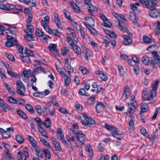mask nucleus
<instances>
[{"mask_svg":"<svg viewBox=\"0 0 160 160\" xmlns=\"http://www.w3.org/2000/svg\"><path fill=\"white\" fill-rule=\"evenodd\" d=\"M71 131L74 133L78 141L81 142L83 145H84L85 135L81 131H78L73 128H70Z\"/></svg>","mask_w":160,"mask_h":160,"instance_id":"obj_1","label":"nucleus"},{"mask_svg":"<svg viewBox=\"0 0 160 160\" xmlns=\"http://www.w3.org/2000/svg\"><path fill=\"white\" fill-rule=\"evenodd\" d=\"M16 84L17 88L16 91L17 93L21 95L24 96L26 91L25 86L21 81L19 80L16 81Z\"/></svg>","mask_w":160,"mask_h":160,"instance_id":"obj_2","label":"nucleus"},{"mask_svg":"<svg viewBox=\"0 0 160 160\" xmlns=\"http://www.w3.org/2000/svg\"><path fill=\"white\" fill-rule=\"evenodd\" d=\"M7 41L5 42V45L7 47L10 48L14 45L16 46L18 44L17 40L13 37L7 35Z\"/></svg>","mask_w":160,"mask_h":160,"instance_id":"obj_3","label":"nucleus"},{"mask_svg":"<svg viewBox=\"0 0 160 160\" xmlns=\"http://www.w3.org/2000/svg\"><path fill=\"white\" fill-rule=\"evenodd\" d=\"M57 135L59 137L62 142L67 145H68V143L65 140L64 135L62 133V131L60 128H58L57 129Z\"/></svg>","mask_w":160,"mask_h":160,"instance_id":"obj_4","label":"nucleus"},{"mask_svg":"<svg viewBox=\"0 0 160 160\" xmlns=\"http://www.w3.org/2000/svg\"><path fill=\"white\" fill-rule=\"evenodd\" d=\"M86 22H83V23L84 25L85 23L87 25L89 26H94L95 25V22L93 18L91 17H85L84 18Z\"/></svg>","mask_w":160,"mask_h":160,"instance_id":"obj_5","label":"nucleus"},{"mask_svg":"<svg viewBox=\"0 0 160 160\" xmlns=\"http://www.w3.org/2000/svg\"><path fill=\"white\" fill-rule=\"evenodd\" d=\"M105 107V106L102 102H99L96 106V111L98 112H100L103 111Z\"/></svg>","mask_w":160,"mask_h":160,"instance_id":"obj_6","label":"nucleus"},{"mask_svg":"<svg viewBox=\"0 0 160 160\" xmlns=\"http://www.w3.org/2000/svg\"><path fill=\"white\" fill-rule=\"evenodd\" d=\"M54 21L57 26L59 28L62 29L63 27L61 24L60 20L58 13H55L54 14Z\"/></svg>","mask_w":160,"mask_h":160,"instance_id":"obj_7","label":"nucleus"},{"mask_svg":"<svg viewBox=\"0 0 160 160\" xmlns=\"http://www.w3.org/2000/svg\"><path fill=\"white\" fill-rule=\"evenodd\" d=\"M124 92V93L123 96L125 97V99H127L130 96L131 94L129 87L127 86H125Z\"/></svg>","mask_w":160,"mask_h":160,"instance_id":"obj_8","label":"nucleus"},{"mask_svg":"<svg viewBox=\"0 0 160 160\" xmlns=\"http://www.w3.org/2000/svg\"><path fill=\"white\" fill-rule=\"evenodd\" d=\"M111 133L112 134V136L114 138H116L118 140H121L122 138V137L121 134L118 133V130L117 128L115 130L111 132Z\"/></svg>","mask_w":160,"mask_h":160,"instance_id":"obj_9","label":"nucleus"},{"mask_svg":"<svg viewBox=\"0 0 160 160\" xmlns=\"http://www.w3.org/2000/svg\"><path fill=\"white\" fill-rule=\"evenodd\" d=\"M48 48L50 49L51 52L53 54L57 53L58 52L57 49L56 44H55L50 43L49 45Z\"/></svg>","mask_w":160,"mask_h":160,"instance_id":"obj_10","label":"nucleus"},{"mask_svg":"<svg viewBox=\"0 0 160 160\" xmlns=\"http://www.w3.org/2000/svg\"><path fill=\"white\" fill-rule=\"evenodd\" d=\"M148 14L151 17L155 18L160 16V12L158 10H154L150 11Z\"/></svg>","mask_w":160,"mask_h":160,"instance_id":"obj_11","label":"nucleus"},{"mask_svg":"<svg viewBox=\"0 0 160 160\" xmlns=\"http://www.w3.org/2000/svg\"><path fill=\"white\" fill-rule=\"evenodd\" d=\"M51 140L53 144H54L56 150L58 151H60L61 150V148L59 143L54 138H51Z\"/></svg>","mask_w":160,"mask_h":160,"instance_id":"obj_12","label":"nucleus"},{"mask_svg":"<svg viewBox=\"0 0 160 160\" xmlns=\"http://www.w3.org/2000/svg\"><path fill=\"white\" fill-rule=\"evenodd\" d=\"M123 38L124 39L123 41V43L125 45H129L132 41L131 38L128 36L124 35L123 36Z\"/></svg>","mask_w":160,"mask_h":160,"instance_id":"obj_13","label":"nucleus"},{"mask_svg":"<svg viewBox=\"0 0 160 160\" xmlns=\"http://www.w3.org/2000/svg\"><path fill=\"white\" fill-rule=\"evenodd\" d=\"M4 87L7 89L8 91L11 93H14V88L11 85L4 82L3 83Z\"/></svg>","mask_w":160,"mask_h":160,"instance_id":"obj_14","label":"nucleus"},{"mask_svg":"<svg viewBox=\"0 0 160 160\" xmlns=\"http://www.w3.org/2000/svg\"><path fill=\"white\" fill-rule=\"evenodd\" d=\"M36 80L37 79L34 75L33 78L28 82L27 85L28 87H31V86L32 87L33 85H35L36 84Z\"/></svg>","mask_w":160,"mask_h":160,"instance_id":"obj_15","label":"nucleus"},{"mask_svg":"<svg viewBox=\"0 0 160 160\" xmlns=\"http://www.w3.org/2000/svg\"><path fill=\"white\" fill-rule=\"evenodd\" d=\"M84 25L87 28L88 30L92 33L94 35L97 34V31L91 26L87 25L86 23H84Z\"/></svg>","mask_w":160,"mask_h":160,"instance_id":"obj_16","label":"nucleus"},{"mask_svg":"<svg viewBox=\"0 0 160 160\" xmlns=\"http://www.w3.org/2000/svg\"><path fill=\"white\" fill-rule=\"evenodd\" d=\"M153 59L157 61H160V57L156 51H153L152 52Z\"/></svg>","mask_w":160,"mask_h":160,"instance_id":"obj_17","label":"nucleus"},{"mask_svg":"<svg viewBox=\"0 0 160 160\" xmlns=\"http://www.w3.org/2000/svg\"><path fill=\"white\" fill-rule=\"evenodd\" d=\"M28 137L29 140L31 143L32 147L34 148L36 147L37 146V142L30 135H28Z\"/></svg>","mask_w":160,"mask_h":160,"instance_id":"obj_18","label":"nucleus"},{"mask_svg":"<svg viewBox=\"0 0 160 160\" xmlns=\"http://www.w3.org/2000/svg\"><path fill=\"white\" fill-rule=\"evenodd\" d=\"M27 29L25 30V32L26 33H32L34 30V28L33 26L31 25H27Z\"/></svg>","mask_w":160,"mask_h":160,"instance_id":"obj_19","label":"nucleus"},{"mask_svg":"<svg viewBox=\"0 0 160 160\" xmlns=\"http://www.w3.org/2000/svg\"><path fill=\"white\" fill-rule=\"evenodd\" d=\"M17 113L18 115L20 116L24 119H26L28 118L26 114L21 110L19 109L17 110Z\"/></svg>","mask_w":160,"mask_h":160,"instance_id":"obj_20","label":"nucleus"},{"mask_svg":"<svg viewBox=\"0 0 160 160\" xmlns=\"http://www.w3.org/2000/svg\"><path fill=\"white\" fill-rule=\"evenodd\" d=\"M43 124L47 128H49L51 125V122L50 119L47 118L44 121Z\"/></svg>","mask_w":160,"mask_h":160,"instance_id":"obj_21","label":"nucleus"},{"mask_svg":"<svg viewBox=\"0 0 160 160\" xmlns=\"http://www.w3.org/2000/svg\"><path fill=\"white\" fill-rule=\"evenodd\" d=\"M72 48L78 55H81V49L79 47L76 45H74L72 47Z\"/></svg>","mask_w":160,"mask_h":160,"instance_id":"obj_22","label":"nucleus"},{"mask_svg":"<svg viewBox=\"0 0 160 160\" xmlns=\"http://www.w3.org/2000/svg\"><path fill=\"white\" fill-rule=\"evenodd\" d=\"M27 35H24V38L27 40L28 41H33L35 40L34 38L32 36V33H26Z\"/></svg>","mask_w":160,"mask_h":160,"instance_id":"obj_23","label":"nucleus"},{"mask_svg":"<svg viewBox=\"0 0 160 160\" xmlns=\"http://www.w3.org/2000/svg\"><path fill=\"white\" fill-rule=\"evenodd\" d=\"M139 3H133L130 5V8L131 9L134 11V13H137L138 11L137 10V6H139Z\"/></svg>","mask_w":160,"mask_h":160,"instance_id":"obj_24","label":"nucleus"},{"mask_svg":"<svg viewBox=\"0 0 160 160\" xmlns=\"http://www.w3.org/2000/svg\"><path fill=\"white\" fill-rule=\"evenodd\" d=\"M39 138L40 139V141L42 143H43L44 145L47 146L48 148V149H51V146L50 145L49 142L47 141L44 138H42L40 137Z\"/></svg>","mask_w":160,"mask_h":160,"instance_id":"obj_25","label":"nucleus"},{"mask_svg":"<svg viewBox=\"0 0 160 160\" xmlns=\"http://www.w3.org/2000/svg\"><path fill=\"white\" fill-rule=\"evenodd\" d=\"M43 68L41 67H38L36 69H34L33 71V73L34 74H36L39 73L43 72L45 73L43 70Z\"/></svg>","mask_w":160,"mask_h":160,"instance_id":"obj_26","label":"nucleus"},{"mask_svg":"<svg viewBox=\"0 0 160 160\" xmlns=\"http://www.w3.org/2000/svg\"><path fill=\"white\" fill-rule=\"evenodd\" d=\"M41 25L43 27L44 29L47 32L50 31V28L47 26V23L46 22L45 23L44 21L43 20H42L41 21Z\"/></svg>","mask_w":160,"mask_h":160,"instance_id":"obj_27","label":"nucleus"},{"mask_svg":"<svg viewBox=\"0 0 160 160\" xmlns=\"http://www.w3.org/2000/svg\"><path fill=\"white\" fill-rule=\"evenodd\" d=\"M38 131L42 136L46 138H48V137L47 135V132L45 131L41 126H40L39 127V128L38 129Z\"/></svg>","mask_w":160,"mask_h":160,"instance_id":"obj_28","label":"nucleus"},{"mask_svg":"<svg viewBox=\"0 0 160 160\" xmlns=\"http://www.w3.org/2000/svg\"><path fill=\"white\" fill-rule=\"evenodd\" d=\"M85 149L86 151L89 152V156L92 158L93 156V153L92 149H91V148L89 144H87L85 148Z\"/></svg>","mask_w":160,"mask_h":160,"instance_id":"obj_29","label":"nucleus"},{"mask_svg":"<svg viewBox=\"0 0 160 160\" xmlns=\"http://www.w3.org/2000/svg\"><path fill=\"white\" fill-rule=\"evenodd\" d=\"M66 76H63L64 77V80L65 82V85L66 86H68L70 83L71 79L66 74Z\"/></svg>","mask_w":160,"mask_h":160,"instance_id":"obj_30","label":"nucleus"},{"mask_svg":"<svg viewBox=\"0 0 160 160\" xmlns=\"http://www.w3.org/2000/svg\"><path fill=\"white\" fill-rule=\"evenodd\" d=\"M47 32L53 34L55 36L58 37H60V36L59 32L57 31V30L56 29L52 30L51 28H50V31H47Z\"/></svg>","mask_w":160,"mask_h":160,"instance_id":"obj_31","label":"nucleus"},{"mask_svg":"<svg viewBox=\"0 0 160 160\" xmlns=\"http://www.w3.org/2000/svg\"><path fill=\"white\" fill-rule=\"evenodd\" d=\"M142 60L144 64L148 65L150 59L146 55H145L143 57Z\"/></svg>","mask_w":160,"mask_h":160,"instance_id":"obj_32","label":"nucleus"},{"mask_svg":"<svg viewBox=\"0 0 160 160\" xmlns=\"http://www.w3.org/2000/svg\"><path fill=\"white\" fill-rule=\"evenodd\" d=\"M24 53L28 57L29 56H32L34 55L33 51L28 50L27 48L25 49Z\"/></svg>","mask_w":160,"mask_h":160,"instance_id":"obj_33","label":"nucleus"},{"mask_svg":"<svg viewBox=\"0 0 160 160\" xmlns=\"http://www.w3.org/2000/svg\"><path fill=\"white\" fill-rule=\"evenodd\" d=\"M106 128L108 130L113 132L116 130V128L112 126L109 125L108 124H106L105 126Z\"/></svg>","mask_w":160,"mask_h":160,"instance_id":"obj_34","label":"nucleus"},{"mask_svg":"<svg viewBox=\"0 0 160 160\" xmlns=\"http://www.w3.org/2000/svg\"><path fill=\"white\" fill-rule=\"evenodd\" d=\"M10 134L11 133L10 132L4 130L2 135L3 138H7L10 136Z\"/></svg>","mask_w":160,"mask_h":160,"instance_id":"obj_35","label":"nucleus"},{"mask_svg":"<svg viewBox=\"0 0 160 160\" xmlns=\"http://www.w3.org/2000/svg\"><path fill=\"white\" fill-rule=\"evenodd\" d=\"M142 98L144 100H148V92L144 91L142 93Z\"/></svg>","mask_w":160,"mask_h":160,"instance_id":"obj_36","label":"nucleus"},{"mask_svg":"<svg viewBox=\"0 0 160 160\" xmlns=\"http://www.w3.org/2000/svg\"><path fill=\"white\" fill-rule=\"evenodd\" d=\"M36 156L38 158H42L43 156L42 155L41 150L38 148L35 149Z\"/></svg>","mask_w":160,"mask_h":160,"instance_id":"obj_37","label":"nucleus"},{"mask_svg":"<svg viewBox=\"0 0 160 160\" xmlns=\"http://www.w3.org/2000/svg\"><path fill=\"white\" fill-rule=\"evenodd\" d=\"M88 5V12L90 13V15H92V13L94 10V8L93 6L92 5L88 4H87Z\"/></svg>","mask_w":160,"mask_h":160,"instance_id":"obj_38","label":"nucleus"},{"mask_svg":"<svg viewBox=\"0 0 160 160\" xmlns=\"http://www.w3.org/2000/svg\"><path fill=\"white\" fill-rule=\"evenodd\" d=\"M25 108L29 112L34 113V110L32 106L29 104H27L25 106Z\"/></svg>","mask_w":160,"mask_h":160,"instance_id":"obj_39","label":"nucleus"},{"mask_svg":"<svg viewBox=\"0 0 160 160\" xmlns=\"http://www.w3.org/2000/svg\"><path fill=\"white\" fill-rule=\"evenodd\" d=\"M100 78L103 81H106L108 80V77L103 72L100 74Z\"/></svg>","mask_w":160,"mask_h":160,"instance_id":"obj_40","label":"nucleus"},{"mask_svg":"<svg viewBox=\"0 0 160 160\" xmlns=\"http://www.w3.org/2000/svg\"><path fill=\"white\" fill-rule=\"evenodd\" d=\"M69 48L67 47H64L61 50V54L63 56H66L67 55L68 51Z\"/></svg>","mask_w":160,"mask_h":160,"instance_id":"obj_41","label":"nucleus"},{"mask_svg":"<svg viewBox=\"0 0 160 160\" xmlns=\"http://www.w3.org/2000/svg\"><path fill=\"white\" fill-rule=\"evenodd\" d=\"M143 40L144 42L147 44H150L152 42L151 39L146 36L143 37Z\"/></svg>","mask_w":160,"mask_h":160,"instance_id":"obj_42","label":"nucleus"},{"mask_svg":"<svg viewBox=\"0 0 160 160\" xmlns=\"http://www.w3.org/2000/svg\"><path fill=\"white\" fill-rule=\"evenodd\" d=\"M16 139L17 142L20 144L22 143L23 142V139L20 135H17L16 136Z\"/></svg>","mask_w":160,"mask_h":160,"instance_id":"obj_43","label":"nucleus"},{"mask_svg":"<svg viewBox=\"0 0 160 160\" xmlns=\"http://www.w3.org/2000/svg\"><path fill=\"white\" fill-rule=\"evenodd\" d=\"M43 152L45 154L46 157L48 159H50L51 155L48 149H46L43 150Z\"/></svg>","mask_w":160,"mask_h":160,"instance_id":"obj_44","label":"nucleus"},{"mask_svg":"<svg viewBox=\"0 0 160 160\" xmlns=\"http://www.w3.org/2000/svg\"><path fill=\"white\" fill-rule=\"evenodd\" d=\"M7 73L12 78H16L18 77V74L14 73L12 70L10 71H7Z\"/></svg>","mask_w":160,"mask_h":160,"instance_id":"obj_45","label":"nucleus"},{"mask_svg":"<svg viewBox=\"0 0 160 160\" xmlns=\"http://www.w3.org/2000/svg\"><path fill=\"white\" fill-rule=\"evenodd\" d=\"M128 111L129 114V117L131 118H134V110L132 108H128Z\"/></svg>","mask_w":160,"mask_h":160,"instance_id":"obj_46","label":"nucleus"},{"mask_svg":"<svg viewBox=\"0 0 160 160\" xmlns=\"http://www.w3.org/2000/svg\"><path fill=\"white\" fill-rule=\"evenodd\" d=\"M31 72V70H28L27 71H23V73L24 78H28L30 76Z\"/></svg>","mask_w":160,"mask_h":160,"instance_id":"obj_47","label":"nucleus"},{"mask_svg":"<svg viewBox=\"0 0 160 160\" xmlns=\"http://www.w3.org/2000/svg\"><path fill=\"white\" fill-rule=\"evenodd\" d=\"M33 95L34 96L37 97L43 98L44 96L43 92H34L33 93Z\"/></svg>","mask_w":160,"mask_h":160,"instance_id":"obj_48","label":"nucleus"},{"mask_svg":"<svg viewBox=\"0 0 160 160\" xmlns=\"http://www.w3.org/2000/svg\"><path fill=\"white\" fill-rule=\"evenodd\" d=\"M43 32L38 28L36 29L35 35L39 37H41L43 35Z\"/></svg>","mask_w":160,"mask_h":160,"instance_id":"obj_49","label":"nucleus"},{"mask_svg":"<svg viewBox=\"0 0 160 160\" xmlns=\"http://www.w3.org/2000/svg\"><path fill=\"white\" fill-rule=\"evenodd\" d=\"M79 70L81 71L83 74H87L88 72V71L85 68L83 67H79Z\"/></svg>","mask_w":160,"mask_h":160,"instance_id":"obj_50","label":"nucleus"},{"mask_svg":"<svg viewBox=\"0 0 160 160\" xmlns=\"http://www.w3.org/2000/svg\"><path fill=\"white\" fill-rule=\"evenodd\" d=\"M20 58L22 62H28L30 61L29 58L27 56H20Z\"/></svg>","mask_w":160,"mask_h":160,"instance_id":"obj_51","label":"nucleus"},{"mask_svg":"<svg viewBox=\"0 0 160 160\" xmlns=\"http://www.w3.org/2000/svg\"><path fill=\"white\" fill-rule=\"evenodd\" d=\"M134 127V124L133 120L131 119L129 122V130H133Z\"/></svg>","mask_w":160,"mask_h":160,"instance_id":"obj_52","label":"nucleus"},{"mask_svg":"<svg viewBox=\"0 0 160 160\" xmlns=\"http://www.w3.org/2000/svg\"><path fill=\"white\" fill-rule=\"evenodd\" d=\"M118 67L120 75L123 76L124 74V71L123 68L121 66L119 65H118Z\"/></svg>","mask_w":160,"mask_h":160,"instance_id":"obj_53","label":"nucleus"},{"mask_svg":"<svg viewBox=\"0 0 160 160\" xmlns=\"http://www.w3.org/2000/svg\"><path fill=\"white\" fill-rule=\"evenodd\" d=\"M95 97H90L88 101V103L90 105L93 104L95 101Z\"/></svg>","mask_w":160,"mask_h":160,"instance_id":"obj_54","label":"nucleus"},{"mask_svg":"<svg viewBox=\"0 0 160 160\" xmlns=\"http://www.w3.org/2000/svg\"><path fill=\"white\" fill-rule=\"evenodd\" d=\"M43 113L44 115H48L50 112V109L49 108L46 107H43L42 109Z\"/></svg>","mask_w":160,"mask_h":160,"instance_id":"obj_55","label":"nucleus"},{"mask_svg":"<svg viewBox=\"0 0 160 160\" xmlns=\"http://www.w3.org/2000/svg\"><path fill=\"white\" fill-rule=\"evenodd\" d=\"M66 41L72 47L74 45H73V41L70 37H67L66 39Z\"/></svg>","mask_w":160,"mask_h":160,"instance_id":"obj_56","label":"nucleus"},{"mask_svg":"<svg viewBox=\"0 0 160 160\" xmlns=\"http://www.w3.org/2000/svg\"><path fill=\"white\" fill-rule=\"evenodd\" d=\"M158 81H156L155 82L152 84V88L153 91H156L158 87Z\"/></svg>","mask_w":160,"mask_h":160,"instance_id":"obj_57","label":"nucleus"},{"mask_svg":"<svg viewBox=\"0 0 160 160\" xmlns=\"http://www.w3.org/2000/svg\"><path fill=\"white\" fill-rule=\"evenodd\" d=\"M156 91H153L152 92L150 96L148 97V101H150L152 100L154 96H156Z\"/></svg>","mask_w":160,"mask_h":160,"instance_id":"obj_58","label":"nucleus"},{"mask_svg":"<svg viewBox=\"0 0 160 160\" xmlns=\"http://www.w3.org/2000/svg\"><path fill=\"white\" fill-rule=\"evenodd\" d=\"M141 112H145L147 108V104L145 103H143L141 105Z\"/></svg>","mask_w":160,"mask_h":160,"instance_id":"obj_59","label":"nucleus"},{"mask_svg":"<svg viewBox=\"0 0 160 160\" xmlns=\"http://www.w3.org/2000/svg\"><path fill=\"white\" fill-rule=\"evenodd\" d=\"M5 152L7 157L9 158V160H12L13 159V157L10 154L8 150H5Z\"/></svg>","mask_w":160,"mask_h":160,"instance_id":"obj_60","label":"nucleus"},{"mask_svg":"<svg viewBox=\"0 0 160 160\" xmlns=\"http://www.w3.org/2000/svg\"><path fill=\"white\" fill-rule=\"evenodd\" d=\"M66 68L68 70V73L69 74L73 73V69L70 65L66 66Z\"/></svg>","mask_w":160,"mask_h":160,"instance_id":"obj_61","label":"nucleus"},{"mask_svg":"<svg viewBox=\"0 0 160 160\" xmlns=\"http://www.w3.org/2000/svg\"><path fill=\"white\" fill-rule=\"evenodd\" d=\"M25 103V101L23 99H20L18 98L17 100V102L16 104H18V105L22 106Z\"/></svg>","mask_w":160,"mask_h":160,"instance_id":"obj_62","label":"nucleus"},{"mask_svg":"<svg viewBox=\"0 0 160 160\" xmlns=\"http://www.w3.org/2000/svg\"><path fill=\"white\" fill-rule=\"evenodd\" d=\"M6 56L10 60L13 61L15 59L13 56L10 53H6Z\"/></svg>","mask_w":160,"mask_h":160,"instance_id":"obj_63","label":"nucleus"},{"mask_svg":"<svg viewBox=\"0 0 160 160\" xmlns=\"http://www.w3.org/2000/svg\"><path fill=\"white\" fill-rule=\"evenodd\" d=\"M23 155V153L22 152H18L17 156V160H23V158L22 157Z\"/></svg>","mask_w":160,"mask_h":160,"instance_id":"obj_64","label":"nucleus"}]
</instances>
